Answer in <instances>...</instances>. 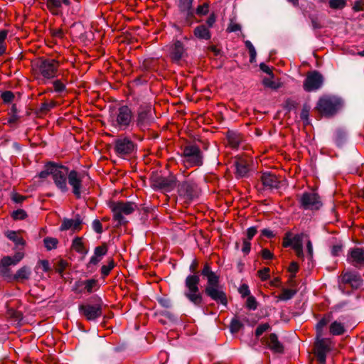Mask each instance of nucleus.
<instances>
[{
  "label": "nucleus",
  "instance_id": "obj_1",
  "mask_svg": "<svg viewBox=\"0 0 364 364\" xmlns=\"http://www.w3.org/2000/svg\"><path fill=\"white\" fill-rule=\"evenodd\" d=\"M201 274L208 280V284L205 289V294L217 303L226 306L228 300L225 293L219 286V277L211 270L209 264H206L204 266Z\"/></svg>",
  "mask_w": 364,
  "mask_h": 364
},
{
  "label": "nucleus",
  "instance_id": "obj_2",
  "mask_svg": "<svg viewBox=\"0 0 364 364\" xmlns=\"http://www.w3.org/2000/svg\"><path fill=\"white\" fill-rule=\"evenodd\" d=\"M49 175L52 176L55 185L62 192L68 191L67 180L69 175V170L67 167L53 163L46 165L44 170L39 173V177L46 178Z\"/></svg>",
  "mask_w": 364,
  "mask_h": 364
},
{
  "label": "nucleus",
  "instance_id": "obj_3",
  "mask_svg": "<svg viewBox=\"0 0 364 364\" xmlns=\"http://www.w3.org/2000/svg\"><path fill=\"white\" fill-rule=\"evenodd\" d=\"M109 122L116 129L124 131L134 124V114L128 106L123 105L110 113Z\"/></svg>",
  "mask_w": 364,
  "mask_h": 364
},
{
  "label": "nucleus",
  "instance_id": "obj_4",
  "mask_svg": "<svg viewBox=\"0 0 364 364\" xmlns=\"http://www.w3.org/2000/svg\"><path fill=\"white\" fill-rule=\"evenodd\" d=\"M59 62L52 58H40L33 64L36 77H42L43 80L54 78L57 75Z\"/></svg>",
  "mask_w": 364,
  "mask_h": 364
},
{
  "label": "nucleus",
  "instance_id": "obj_5",
  "mask_svg": "<svg viewBox=\"0 0 364 364\" xmlns=\"http://www.w3.org/2000/svg\"><path fill=\"white\" fill-rule=\"evenodd\" d=\"M200 277L197 274L188 275L185 280L184 296L195 306H200L203 297L199 291Z\"/></svg>",
  "mask_w": 364,
  "mask_h": 364
},
{
  "label": "nucleus",
  "instance_id": "obj_6",
  "mask_svg": "<svg viewBox=\"0 0 364 364\" xmlns=\"http://www.w3.org/2000/svg\"><path fill=\"white\" fill-rule=\"evenodd\" d=\"M68 181L72 187L73 194L79 198L83 190L85 189V185L90 181V178L85 173L71 171H69Z\"/></svg>",
  "mask_w": 364,
  "mask_h": 364
},
{
  "label": "nucleus",
  "instance_id": "obj_7",
  "mask_svg": "<svg viewBox=\"0 0 364 364\" xmlns=\"http://www.w3.org/2000/svg\"><path fill=\"white\" fill-rule=\"evenodd\" d=\"M341 106V100L335 96H323L317 103V109L321 114L329 116L335 114Z\"/></svg>",
  "mask_w": 364,
  "mask_h": 364
},
{
  "label": "nucleus",
  "instance_id": "obj_8",
  "mask_svg": "<svg viewBox=\"0 0 364 364\" xmlns=\"http://www.w3.org/2000/svg\"><path fill=\"white\" fill-rule=\"evenodd\" d=\"M299 203L305 210H316L322 206L321 198L315 191L303 193L299 198Z\"/></svg>",
  "mask_w": 364,
  "mask_h": 364
},
{
  "label": "nucleus",
  "instance_id": "obj_9",
  "mask_svg": "<svg viewBox=\"0 0 364 364\" xmlns=\"http://www.w3.org/2000/svg\"><path fill=\"white\" fill-rule=\"evenodd\" d=\"M184 162L191 166H200L203 156L200 149L195 145L187 146L183 149Z\"/></svg>",
  "mask_w": 364,
  "mask_h": 364
},
{
  "label": "nucleus",
  "instance_id": "obj_10",
  "mask_svg": "<svg viewBox=\"0 0 364 364\" xmlns=\"http://www.w3.org/2000/svg\"><path fill=\"white\" fill-rule=\"evenodd\" d=\"M304 237V234H297L293 236L290 232H288L285 234L283 239V246L285 247L291 246L295 250L296 255L299 257H303L302 242Z\"/></svg>",
  "mask_w": 364,
  "mask_h": 364
},
{
  "label": "nucleus",
  "instance_id": "obj_11",
  "mask_svg": "<svg viewBox=\"0 0 364 364\" xmlns=\"http://www.w3.org/2000/svg\"><path fill=\"white\" fill-rule=\"evenodd\" d=\"M111 208L113 212L114 219L121 224L124 222V219L123 215L132 213L134 210L135 205L131 203L119 202L113 203Z\"/></svg>",
  "mask_w": 364,
  "mask_h": 364
},
{
  "label": "nucleus",
  "instance_id": "obj_12",
  "mask_svg": "<svg viewBox=\"0 0 364 364\" xmlns=\"http://www.w3.org/2000/svg\"><path fill=\"white\" fill-rule=\"evenodd\" d=\"M134 148V142L127 137H119L114 143V151L120 157H125L131 154Z\"/></svg>",
  "mask_w": 364,
  "mask_h": 364
},
{
  "label": "nucleus",
  "instance_id": "obj_13",
  "mask_svg": "<svg viewBox=\"0 0 364 364\" xmlns=\"http://www.w3.org/2000/svg\"><path fill=\"white\" fill-rule=\"evenodd\" d=\"M80 314L88 321H93L102 315V304H82L79 306Z\"/></svg>",
  "mask_w": 364,
  "mask_h": 364
},
{
  "label": "nucleus",
  "instance_id": "obj_14",
  "mask_svg": "<svg viewBox=\"0 0 364 364\" xmlns=\"http://www.w3.org/2000/svg\"><path fill=\"white\" fill-rule=\"evenodd\" d=\"M153 120L154 118L152 116V109L151 106L141 107L139 109L136 121L137 127L141 129H146Z\"/></svg>",
  "mask_w": 364,
  "mask_h": 364
},
{
  "label": "nucleus",
  "instance_id": "obj_15",
  "mask_svg": "<svg viewBox=\"0 0 364 364\" xmlns=\"http://www.w3.org/2000/svg\"><path fill=\"white\" fill-rule=\"evenodd\" d=\"M323 84V77L318 72H312L307 75L304 82V88L307 92L319 89Z\"/></svg>",
  "mask_w": 364,
  "mask_h": 364
},
{
  "label": "nucleus",
  "instance_id": "obj_16",
  "mask_svg": "<svg viewBox=\"0 0 364 364\" xmlns=\"http://www.w3.org/2000/svg\"><path fill=\"white\" fill-rule=\"evenodd\" d=\"M347 259L356 267H364V248L356 247L350 250Z\"/></svg>",
  "mask_w": 364,
  "mask_h": 364
},
{
  "label": "nucleus",
  "instance_id": "obj_17",
  "mask_svg": "<svg viewBox=\"0 0 364 364\" xmlns=\"http://www.w3.org/2000/svg\"><path fill=\"white\" fill-rule=\"evenodd\" d=\"M341 280L345 284H349L353 288L357 289L362 285L360 277L354 272H345L343 274Z\"/></svg>",
  "mask_w": 364,
  "mask_h": 364
},
{
  "label": "nucleus",
  "instance_id": "obj_18",
  "mask_svg": "<svg viewBox=\"0 0 364 364\" xmlns=\"http://www.w3.org/2000/svg\"><path fill=\"white\" fill-rule=\"evenodd\" d=\"M184 53L183 44L179 41L174 42L170 47L169 54L173 61H179L183 58Z\"/></svg>",
  "mask_w": 364,
  "mask_h": 364
},
{
  "label": "nucleus",
  "instance_id": "obj_19",
  "mask_svg": "<svg viewBox=\"0 0 364 364\" xmlns=\"http://www.w3.org/2000/svg\"><path fill=\"white\" fill-rule=\"evenodd\" d=\"M265 345L274 353H282L284 347L274 333H271L264 341Z\"/></svg>",
  "mask_w": 364,
  "mask_h": 364
},
{
  "label": "nucleus",
  "instance_id": "obj_20",
  "mask_svg": "<svg viewBox=\"0 0 364 364\" xmlns=\"http://www.w3.org/2000/svg\"><path fill=\"white\" fill-rule=\"evenodd\" d=\"M261 181L263 186L269 189L278 188L280 183L275 175L268 172L262 175Z\"/></svg>",
  "mask_w": 364,
  "mask_h": 364
},
{
  "label": "nucleus",
  "instance_id": "obj_21",
  "mask_svg": "<svg viewBox=\"0 0 364 364\" xmlns=\"http://www.w3.org/2000/svg\"><path fill=\"white\" fill-rule=\"evenodd\" d=\"M107 252V248L105 245L97 246L94 250V255L91 257L87 267L97 265Z\"/></svg>",
  "mask_w": 364,
  "mask_h": 364
},
{
  "label": "nucleus",
  "instance_id": "obj_22",
  "mask_svg": "<svg viewBox=\"0 0 364 364\" xmlns=\"http://www.w3.org/2000/svg\"><path fill=\"white\" fill-rule=\"evenodd\" d=\"M24 257V255L21 252H16L14 256L4 257L1 260V264L2 267L7 268L9 266H14L17 264Z\"/></svg>",
  "mask_w": 364,
  "mask_h": 364
},
{
  "label": "nucleus",
  "instance_id": "obj_23",
  "mask_svg": "<svg viewBox=\"0 0 364 364\" xmlns=\"http://www.w3.org/2000/svg\"><path fill=\"white\" fill-rule=\"evenodd\" d=\"M31 275V268L27 266L21 267L14 274L11 275L10 279L11 280H16L18 282H23L25 280H28Z\"/></svg>",
  "mask_w": 364,
  "mask_h": 364
},
{
  "label": "nucleus",
  "instance_id": "obj_24",
  "mask_svg": "<svg viewBox=\"0 0 364 364\" xmlns=\"http://www.w3.org/2000/svg\"><path fill=\"white\" fill-rule=\"evenodd\" d=\"M236 175L238 178H242L247 175L249 172V164L244 159H238L235 163Z\"/></svg>",
  "mask_w": 364,
  "mask_h": 364
},
{
  "label": "nucleus",
  "instance_id": "obj_25",
  "mask_svg": "<svg viewBox=\"0 0 364 364\" xmlns=\"http://www.w3.org/2000/svg\"><path fill=\"white\" fill-rule=\"evenodd\" d=\"M81 220L80 218L76 219H67L64 220L61 226V230H78L80 228Z\"/></svg>",
  "mask_w": 364,
  "mask_h": 364
},
{
  "label": "nucleus",
  "instance_id": "obj_26",
  "mask_svg": "<svg viewBox=\"0 0 364 364\" xmlns=\"http://www.w3.org/2000/svg\"><path fill=\"white\" fill-rule=\"evenodd\" d=\"M160 188L165 191H170L176 186V180L174 176H170L167 178H162L159 181Z\"/></svg>",
  "mask_w": 364,
  "mask_h": 364
},
{
  "label": "nucleus",
  "instance_id": "obj_27",
  "mask_svg": "<svg viewBox=\"0 0 364 364\" xmlns=\"http://www.w3.org/2000/svg\"><path fill=\"white\" fill-rule=\"evenodd\" d=\"M330 341L326 338H323L322 337L316 336V352H323L327 353L331 348H330Z\"/></svg>",
  "mask_w": 364,
  "mask_h": 364
},
{
  "label": "nucleus",
  "instance_id": "obj_28",
  "mask_svg": "<svg viewBox=\"0 0 364 364\" xmlns=\"http://www.w3.org/2000/svg\"><path fill=\"white\" fill-rule=\"evenodd\" d=\"M331 321V315H325L316 324V331L317 337L323 336V329Z\"/></svg>",
  "mask_w": 364,
  "mask_h": 364
},
{
  "label": "nucleus",
  "instance_id": "obj_29",
  "mask_svg": "<svg viewBox=\"0 0 364 364\" xmlns=\"http://www.w3.org/2000/svg\"><path fill=\"white\" fill-rule=\"evenodd\" d=\"M100 288L98 281L95 279L84 280L83 289L85 293L90 294Z\"/></svg>",
  "mask_w": 364,
  "mask_h": 364
},
{
  "label": "nucleus",
  "instance_id": "obj_30",
  "mask_svg": "<svg viewBox=\"0 0 364 364\" xmlns=\"http://www.w3.org/2000/svg\"><path fill=\"white\" fill-rule=\"evenodd\" d=\"M178 193L181 196L191 198L193 196V185L188 182H183L179 185Z\"/></svg>",
  "mask_w": 364,
  "mask_h": 364
},
{
  "label": "nucleus",
  "instance_id": "obj_31",
  "mask_svg": "<svg viewBox=\"0 0 364 364\" xmlns=\"http://www.w3.org/2000/svg\"><path fill=\"white\" fill-rule=\"evenodd\" d=\"M6 235L10 240L14 242L15 245L17 246H23L25 245V242L23 237L21 236L20 232L10 230L6 232Z\"/></svg>",
  "mask_w": 364,
  "mask_h": 364
},
{
  "label": "nucleus",
  "instance_id": "obj_32",
  "mask_svg": "<svg viewBox=\"0 0 364 364\" xmlns=\"http://www.w3.org/2000/svg\"><path fill=\"white\" fill-rule=\"evenodd\" d=\"M72 247L75 251L83 255H87L88 252L81 237H75L73 240Z\"/></svg>",
  "mask_w": 364,
  "mask_h": 364
},
{
  "label": "nucleus",
  "instance_id": "obj_33",
  "mask_svg": "<svg viewBox=\"0 0 364 364\" xmlns=\"http://www.w3.org/2000/svg\"><path fill=\"white\" fill-rule=\"evenodd\" d=\"M194 34L197 38L200 39L208 40L210 38V31L204 25L197 26L194 30Z\"/></svg>",
  "mask_w": 364,
  "mask_h": 364
},
{
  "label": "nucleus",
  "instance_id": "obj_34",
  "mask_svg": "<svg viewBox=\"0 0 364 364\" xmlns=\"http://www.w3.org/2000/svg\"><path fill=\"white\" fill-rule=\"evenodd\" d=\"M63 2L60 0H47V7L54 15L60 14Z\"/></svg>",
  "mask_w": 364,
  "mask_h": 364
},
{
  "label": "nucleus",
  "instance_id": "obj_35",
  "mask_svg": "<svg viewBox=\"0 0 364 364\" xmlns=\"http://www.w3.org/2000/svg\"><path fill=\"white\" fill-rule=\"evenodd\" d=\"M329 331L332 335L338 336L345 332V327L342 323L335 321L331 323Z\"/></svg>",
  "mask_w": 364,
  "mask_h": 364
},
{
  "label": "nucleus",
  "instance_id": "obj_36",
  "mask_svg": "<svg viewBox=\"0 0 364 364\" xmlns=\"http://www.w3.org/2000/svg\"><path fill=\"white\" fill-rule=\"evenodd\" d=\"M228 139L230 145L233 148H236L239 146L242 137L237 133L229 132L228 134Z\"/></svg>",
  "mask_w": 364,
  "mask_h": 364
},
{
  "label": "nucleus",
  "instance_id": "obj_37",
  "mask_svg": "<svg viewBox=\"0 0 364 364\" xmlns=\"http://www.w3.org/2000/svg\"><path fill=\"white\" fill-rule=\"evenodd\" d=\"M262 84L264 87L277 90L281 87V83L279 81H274L273 80V75H270V77H265L262 80Z\"/></svg>",
  "mask_w": 364,
  "mask_h": 364
},
{
  "label": "nucleus",
  "instance_id": "obj_38",
  "mask_svg": "<svg viewBox=\"0 0 364 364\" xmlns=\"http://www.w3.org/2000/svg\"><path fill=\"white\" fill-rule=\"evenodd\" d=\"M296 294V291L293 289H284L282 294L277 298L279 300L287 301L291 299Z\"/></svg>",
  "mask_w": 364,
  "mask_h": 364
},
{
  "label": "nucleus",
  "instance_id": "obj_39",
  "mask_svg": "<svg viewBox=\"0 0 364 364\" xmlns=\"http://www.w3.org/2000/svg\"><path fill=\"white\" fill-rule=\"evenodd\" d=\"M7 31L5 30L0 31V55L5 53L6 50V46L5 43V41L7 37Z\"/></svg>",
  "mask_w": 364,
  "mask_h": 364
},
{
  "label": "nucleus",
  "instance_id": "obj_40",
  "mask_svg": "<svg viewBox=\"0 0 364 364\" xmlns=\"http://www.w3.org/2000/svg\"><path fill=\"white\" fill-rule=\"evenodd\" d=\"M45 247L48 250H51L57 247L58 240L53 237H46L43 240Z\"/></svg>",
  "mask_w": 364,
  "mask_h": 364
},
{
  "label": "nucleus",
  "instance_id": "obj_41",
  "mask_svg": "<svg viewBox=\"0 0 364 364\" xmlns=\"http://www.w3.org/2000/svg\"><path fill=\"white\" fill-rule=\"evenodd\" d=\"M114 267L113 260H110L107 264L103 265L101 268V274L103 277H107Z\"/></svg>",
  "mask_w": 364,
  "mask_h": 364
},
{
  "label": "nucleus",
  "instance_id": "obj_42",
  "mask_svg": "<svg viewBox=\"0 0 364 364\" xmlns=\"http://www.w3.org/2000/svg\"><path fill=\"white\" fill-rule=\"evenodd\" d=\"M245 46L249 50L250 54V62L253 63L255 60L256 58V50L252 43L250 41H246L245 42Z\"/></svg>",
  "mask_w": 364,
  "mask_h": 364
},
{
  "label": "nucleus",
  "instance_id": "obj_43",
  "mask_svg": "<svg viewBox=\"0 0 364 364\" xmlns=\"http://www.w3.org/2000/svg\"><path fill=\"white\" fill-rule=\"evenodd\" d=\"M84 286V280H78L75 282L73 286V291L76 294H82L85 293V290L83 289Z\"/></svg>",
  "mask_w": 364,
  "mask_h": 364
},
{
  "label": "nucleus",
  "instance_id": "obj_44",
  "mask_svg": "<svg viewBox=\"0 0 364 364\" xmlns=\"http://www.w3.org/2000/svg\"><path fill=\"white\" fill-rule=\"evenodd\" d=\"M346 3V0H329V6L332 9H342Z\"/></svg>",
  "mask_w": 364,
  "mask_h": 364
},
{
  "label": "nucleus",
  "instance_id": "obj_45",
  "mask_svg": "<svg viewBox=\"0 0 364 364\" xmlns=\"http://www.w3.org/2000/svg\"><path fill=\"white\" fill-rule=\"evenodd\" d=\"M242 326V325L240 321H238L236 318L232 319L231 321V323H230V326L231 332L236 333V332L239 331V330L241 328Z\"/></svg>",
  "mask_w": 364,
  "mask_h": 364
},
{
  "label": "nucleus",
  "instance_id": "obj_46",
  "mask_svg": "<svg viewBox=\"0 0 364 364\" xmlns=\"http://www.w3.org/2000/svg\"><path fill=\"white\" fill-rule=\"evenodd\" d=\"M36 271L41 269L46 272L50 269L49 262L47 260L40 261L36 267Z\"/></svg>",
  "mask_w": 364,
  "mask_h": 364
},
{
  "label": "nucleus",
  "instance_id": "obj_47",
  "mask_svg": "<svg viewBox=\"0 0 364 364\" xmlns=\"http://www.w3.org/2000/svg\"><path fill=\"white\" fill-rule=\"evenodd\" d=\"M270 328L268 323H262L257 326L255 331V335L257 337L260 336L264 332L267 331Z\"/></svg>",
  "mask_w": 364,
  "mask_h": 364
},
{
  "label": "nucleus",
  "instance_id": "obj_48",
  "mask_svg": "<svg viewBox=\"0 0 364 364\" xmlns=\"http://www.w3.org/2000/svg\"><path fill=\"white\" fill-rule=\"evenodd\" d=\"M246 306L249 309L255 310L257 306L255 298L252 296H248L246 302Z\"/></svg>",
  "mask_w": 364,
  "mask_h": 364
},
{
  "label": "nucleus",
  "instance_id": "obj_49",
  "mask_svg": "<svg viewBox=\"0 0 364 364\" xmlns=\"http://www.w3.org/2000/svg\"><path fill=\"white\" fill-rule=\"evenodd\" d=\"M54 90L56 92H62L65 89V85L60 80H57L53 82Z\"/></svg>",
  "mask_w": 364,
  "mask_h": 364
},
{
  "label": "nucleus",
  "instance_id": "obj_50",
  "mask_svg": "<svg viewBox=\"0 0 364 364\" xmlns=\"http://www.w3.org/2000/svg\"><path fill=\"white\" fill-rule=\"evenodd\" d=\"M12 217L14 220H23L26 217V213L23 210L19 209L13 212Z\"/></svg>",
  "mask_w": 364,
  "mask_h": 364
},
{
  "label": "nucleus",
  "instance_id": "obj_51",
  "mask_svg": "<svg viewBox=\"0 0 364 364\" xmlns=\"http://www.w3.org/2000/svg\"><path fill=\"white\" fill-rule=\"evenodd\" d=\"M257 274L262 281L267 280L269 277V269L265 267L262 269L259 270Z\"/></svg>",
  "mask_w": 364,
  "mask_h": 364
},
{
  "label": "nucleus",
  "instance_id": "obj_52",
  "mask_svg": "<svg viewBox=\"0 0 364 364\" xmlns=\"http://www.w3.org/2000/svg\"><path fill=\"white\" fill-rule=\"evenodd\" d=\"M238 291H239V293L241 294L242 297H243V298L245 296H247L250 294L249 287L245 284H242L240 287Z\"/></svg>",
  "mask_w": 364,
  "mask_h": 364
},
{
  "label": "nucleus",
  "instance_id": "obj_53",
  "mask_svg": "<svg viewBox=\"0 0 364 364\" xmlns=\"http://www.w3.org/2000/svg\"><path fill=\"white\" fill-rule=\"evenodd\" d=\"M1 97H2V99H3L4 102L9 103V102H11L13 100L14 96V95H13V93L11 92L6 91V92L2 93Z\"/></svg>",
  "mask_w": 364,
  "mask_h": 364
},
{
  "label": "nucleus",
  "instance_id": "obj_54",
  "mask_svg": "<svg viewBox=\"0 0 364 364\" xmlns=\"http://www.w3.org/2000/svg\"><path fill=\"white\" fill-rule=\"evenodd\" d=\"M55 106V102L53 101H50L49 102H44L41 105V110L43 112H47L50 110Z\"/></svg>",
  "mask_w": 364,
  "mask_h": 364
},
{
  "label": "nucleus",
  "instance_id": "obj_55",
  "mask_svg": "<svg viewBox=\"0 0 364 364\" xmlns=\"http://www.w3.org/2000/svg\"><path fill=\"white\" fill-rule=\"evenodd\" d=\"M92 229L97 232V233H102V225L100 220H95L92 222Z\"/></svg>",
  "mask_w": 364,
  "mask_h": 364
},
{
  "label": "nucleus",
  "instance_id": "obj_56",
  "mask_svg": "<svg viewBox=\"0 0 364 364\" xmlns=\"http://www.w3.org/2000/svg\"><path fill=\"white\" fill-rule=\"evenodd\" d=\"M250 248H251L250 241L245 239L243 240V246L242 248V252L245 255H247L250 251Z\"/></svg>",
  "mask_w": 364,
  "mask_h": 364
},
{
  "label": "nucleus",
  "instance_id": "obj_57",
  "mask_svg": "<svg viewBox=\"0 0 364 364\" xmlns=\"http://www.w3.org/2000/svg\"><path fill=\"white\" fill-rule=\"evenodd\" d=\"M257 229L255 227H250L247 230V238L246 240H251L252 237L256 235L257 233Z\"/></svg>",
  "mask_w": 364,
  "mask_h": 364
},
{
  "label": "nucleus",
  "instance_id": "obj_58",
  "mask_svg": "<svg viewBox=\"0 0 364 364\" xmlns=\"http://www.w3.org/2000/svg\"><path fill=\"white\" fill-rule=\"evenodd\" d=\"M208 12V4H203L201 6H199L197 8V14L200 15H205Z\"/></svg>",
  "mask_w": 364,
  "mask_h": 364
},
{
  "label": "nucleus",
  "instance_id": "obj_59",
  "mask_svg": "<svg viewBox=\"0 0 364 364\" xmlns=\"http://www.w3.org/2000/svg\"><path fill=\"white\" fill-rule=\"evenodd\" d=\"M316 357H317V359H318V361L321 363V364H325L326 363V353H323V352H316Z\"/></svg>",
  "mask_w": 364,
  "mask_h": 364
},
{
  "label": "nucleus",
  "instance_id": "obj_60",
  "mask_svg": "<svg viewBox=\"0 0 364 364\" xmlns=\"http://www.w3.org/2000/svg\"><path fill=\"white\" fill-rule=\"evenodd\" d=\"M262 257L264 259H270L273 258V254L267 249H264L262 251Z\"/></svg>",
  "mask_w": 364,
  "mask_h": 364
},
{
  "label": "nucleus",
  "instance_id": "obj_61",
  "mask_svg": "<svg viewBox=\"0 0 364 364\" xmlns=\"http://www.w3.org/2000/svg\"><path fill=\"white\" fill-rule=\"evenodd\" d=\"M341 250H342V246L340 245H336L332 247L331 252H332L333 255L337 256L339 255V253L341 252Z\"/></svg>",
  "mask_w": 364,
  "mask_h": 364
},
{
  "label": "nucleus",
  "instance_id": "obj_62",
  "mask_svg": "<svg viewBox=\"0 0 364 364\" xmlns=\"http://www.w3.org/2000/svg\"><path fill=\"white\" fill-rule=\"evenodd\" d=\"M259 68L263 72L266 73L267 74L269 75H273L271 68L264 63H261L259 65Z\"/></svg>",
  "mask_w": 364,
  "mask_h": 364
},
{
  "label": "nucleus",
  "instance_id": "obj_63",
  "mask_svg": "<svg viewBox=\"0 0 364 364\" xmlns=\"http://www.w3.org/2000/svg\"><path fill=\"white\" fill-rule=\"evenodd\" d=\"M262 235L268 238H272L274 236V232L269 229H263L262 230Z\"/></svg>",
  "mask_w": 364,
  "mask_h": 364
},
{
  "label": "nucleus",
  "instance_id": "obj_64",
  "mask_svg": "<svg viewBox=\"0 0 364 364\" xmlns=\"http://www.w3.org/2000/svg\"><path fill=\"white\" fill-rule=\"evenodd\" d=\"M298 264L295 262H292L289 265V271L292 274H295L298 271Z\"/></svg>",
  "mask_w": 364,
  "mask_h": 364
}]
</instances>
